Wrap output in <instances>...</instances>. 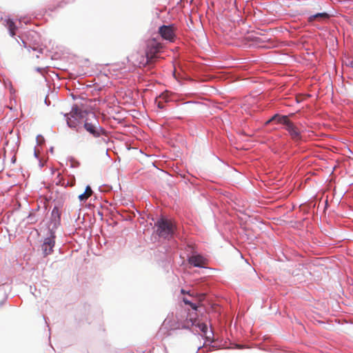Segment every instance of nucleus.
Returning <instances> with one entry per match:
<instances>
[{
	"mask_svg": "<svg viewBox=\"0 0 353 353\" xmlns=\"http://www.w3.org/2000/svg\"><path fill=\"white\" fill-rule=\"evenodd\" d=\"M83 121L84 129L93 137L98 138L105 133V130L100 125L99 122L93 112H90Z\"/></svg>",
	"mask_w": 353,
	"mask_h": 353,
	"instance_id": "nucleus-1",
	"label": "nucleus"
},
{
	"mask_svg": "<svg viewBox=\"0 0 353 353\" xmlns=\"http://www.w3.org/2000/svg\"><path fill=\"white\" fill-rule=\"evenodd\" d=\"M155 225L157 228V232L159 236L169 239L173 236L175 225L171 220L161 218L157 221Z\"/></svg>",
	"mask_w": 353,
	"mask_h": 353,
	"instance_id": "nucleus-2",
	"label": "nucleus"
},
{
	"mask_svg": "<svg viewBox=\"0 0 353 353\" xmlns=\"http://www.w3.org/2000/svg\"><path fill=\"white\" fill-rule=\"evenodd\" d=\"M90 112L82 110L77 105L72 108L67 118V124L70 128H77L89 114Z\"/></svg>",
	"mask_w": 353,
	"mask_h": 353,
	"instance_id": "nucleus-3",
	"label": "nucleus"
},
{
	"mask_svg": "<svg viewBox=\"0 0 353 353\" xmlns=\"http://www.w3.org/2000/svg\"><path fill=\"white\" fill-rule=\"evenodd\" d=\"M162 48V44L158 42L156 39H151L148 41L147 50H146V58L148 63L152 61V59L155 58L156 54Z\"/></svg>",
	"mask_w": 353,
	"mask_h": 353,
	"instance_id": "nucleus-4",
	"label": "nucleus"
},
{
	"mask_svg": "<svg viewBox=\"0 0 353 353\" xmlns=\"http://www.w3.org/2000/svg\"><path fill=\"white\" fill-rule=\"evenodd\" d=\"M159 32L162 38L165 40L173 41L175 38V28L173 25L161 26Z\"/></svg>",
	"mask_w": 353,
	"mask_h": 353,
	"instance_id": "nucleus-5",
	"label": "nucleus"
},
{
	"mask_svg": "<svg viewBox=\"0 0 353 353\" xmlns=\"http://www.w3.org/2000/svg\"><path fill=\"white\" fill-rule=\"evenodd\" d=\"M54 239L55 236L54 233L50 232V236L44 239L43 243L42 244V251L45 256L52 252L55 244Z\"/></svg>",
	"mask_w": 353,
	"mask_h": 353,
	"instance_id": "nucleus-6",
	"label": "nucleus"
},
{
	"mask_svg": "<svg viewBox=\"0 0 353 353\" xmlns=\"http://www.w3.org/2000/svg\"><path fill=\"white\" fill-rule=\"evenodd\" d=\"M286 130L289 132L291 138L294 141H299L301 140V132L298 128L291 121L289 125L285 128Z\"/></svg>",
	"mask_w": 353,
	"mask_h": 353,
	"instance_id": "nucleus-7",
	"label": "nucleus"
},
{
	"mask_svg": "<svg viewBox=\"0 0 353 353\" xmlns=\"http://www.w3.org/2000/svg\"><path fill=\"white\" fill-rule=\"evenodd\" d=\"M188 262L194 267L202 268L206 265L207 260L201 255L196 254L190 256L188 259Z\"/></svg>",
	"mask_w": 353,
	"mask_h": 353,
	"instance_id": "nucleus-8",
	"label": "nucleus"
},
{
	"mask_svg": "<svg viewBox=\"0 0 353 353\" xmlns=\"http://www.w3.org/2000/svg\"><path fill=\"white\" fill-rule=\"evenodd\" d=\"M330 18V15L327 12H320L315 14L311 15L308 17L309 22H313L314 21H324Z\"/></svg>",
	"mask_w": 353,
	"mask_h": 353,
	"instance_id": "nucleus-9",
	"label": "nucleus"
},
{
	"mask_svg": "<svg viewBox=\"0 0 353 353\" xmlns=\"http://www.w3.org/2000/svg\"><path fill=\"white\" fill-rule=\"evenodd\" d=\"M272 121H276L278 123L284 124L286 125V127L291 122L287 116H280L279 114H275L266 122V124L270 123Z\"/></svg>",
	"mask_w": 353,
	"mask_h": 353,
	"instance_id": "nucleus-10",
	"label": "nucleus"
},
{
	"mask_svg": "<svg viewBox=\"0 0 353 353\" xmlns=\"http://www.w3.org/2000/svg\"><path fill=\"white\" fill-rule=\"evenodd\" d=\"M93 192L90 188V186L88 185L83 194L79 195V199L81 201H86L89 197H90L92 194Z\"/></svg>",
	"mask_w": 353,
	"mask_h": 353,
	"instance_id": "nucleus-11",
	"label": "nucleus"
},
{
	"mask_svg": "<svg viewBox=\"0 0 353 353\" xmlns=\"http://www.w3.org/2000/svg\"><path fill=\"white\" fill-rule=\"evenodd\" d=\"M6 27L8 28L10 34L12 37L15 35V30L17 29V27L14 23V21L10 19L6 20Z\"/></svg>",
	"mask_w": 353,
	"mask_h": 353,
	"instance_id": "nucleus-12",
	"label": "nucleus"
},
{
	"mask_svg": "<svg viewBox=\"0 0 353 353\" xmlns=\"http://www.w3.org/2000/svg\"><path fill=\"white\" fill-rule=\"evenodd\" d=\"M159 100L157 99L155 102L157 104L158 108L163 109L164 108V105L162 101H167L168 94L166 92L162 93L161 95H159Z\"/></svg>",
	"mask_w": 353,
	"mask_h": 353,
	"instance_id": "nucleus-13",
	"label": "nucleus"
},
{
	"mask_svg": "<svg viewBox=\"0 0 353 353\" xmlns=\"http://www.w3.org/2000/svg\"><path fill=\"white\" fill-rule=\"evenodd\" d=\"M191 322H192V325H195L197 327L199 328V330L203 333V334H205L207 332V330H208V327L207 325L203 323H201V322H197V321L195 319L194 321H192V319H190Z\"/></svg>",
	"mask_w": 353,
	"mask_h": 353,
	"instance_id": "nucleus-14",
	"label": "nucleus"
},
{
	"mask_svg": "<svg viewBox=\"0 0 353 353\" xmlns=\"http://www.w3.org/2000/svg\"><path fill=\"white\" fill-rule=\"evenodd\" d=\"M183 301L185 305H190L193 310H197L198 306L195 304L190 301L188 299L183 298Z\"/></svg>",
	"mask_w": 353,
	"mask_h": 353,
	"instance_id": "nucleus-15",
	"label": "nucleus"
},
{
	"mask_svg": "<svg viewBox=\"0 0 353 353\" xmlns=\"http://www.w3.org/2000/svg\"><path fill=\"white\" fill-rule=\"evenodd\" d=\"M52 215L53 216H57L59 219L60 217V213H59V210L58 209V208L57 207H54L52 211Z\"/></svg>",
	"mask_w": 353,
	"mask_h": 353,
	"instance_id": "nucleus-16",
	"label": "nucleus"
},
{
	"mask_svg": "<svg viewBox=\"0 0 353 353\" xmlns=\"http://www.w3.org/2000/svg\"><path fill=\"white\" fill-rule=\"evenodd\" d=\"M347 65L353 68V59L349 61Z\"/></svg>",
	"mask_w": 353,
	"mask_h": 353,
	"instance_id": "nucleus-17",
	"label": "nucleus"
},
{
	"mask_svg": "<svg viewBox=\"0 0 353 353\" xmlns=\"http://www.w3.org/2000/svg\"><path fill=\"white\" fill-rule=\"evenodd\" d=\"M204 297H205V294H201V295H199V300L200 301H201L204 299Z\"/></svg>",
	"mask_w": 353,
	"mask_h": 353,
	"instance_id": "nucleus-18",
	"label": "nucleus"
},
{
	"mask_svg": "<svg viewBox=\"0 0 353 353\" xmlns=\"http://www.w3.org/2000/svg\"><path fill=\"white\" fill-rule=\"evenodd\" d=\"M181 293H182V294H186L185 290H183V289L181 290ZM187 294H188L189 295H191L190 292H187Z\"/></svg>",
	"mask_w": 353,
	"mask_h": 353,
	"instance_id": "nucleus-19",
	"label": "nucleus"
}]
</instances>
